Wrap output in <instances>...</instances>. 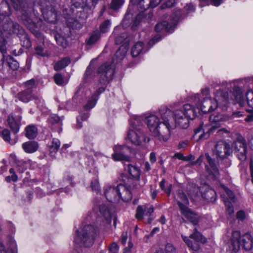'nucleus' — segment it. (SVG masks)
<instances>
[{
  "label": "nucleus",
  "instance_id": "obj_44",
  "mask_svg": "<svg viewBox=\"0 0 253 253\" xmlns=\"http://www.w3.org/2000/svg\"><path fill=\"white\" fill-rule=\"evenodd\" d=\"M48 121L49 123L52 126L54 124H57L58 126H60L62 125L60 118L56 115H51L48 119Z\"/></svg>",
  "mask_w": 253,
  "mask_h": 253
},
{
  "label": "nucleus",
  "instance_id": "obj_23",
  "mask_svg": "<svg viewBox=\"0 0 253 253\" xmlns=\"http://www.w3.org/2000/svg\"><path fill=\"white\" fill-rule=\"evenodd\" d=\"M146 123L147 124V126L149 130L153 133L154 131H156L158 127V125H159L160 122L157 116L155 115H151L148 116L146 119Z\"/></svg>",
  "mask_w": 253,
  "mask_h": 253
},
{
  "label": "nucleus",
  "instance_id": "obj_62",
  "mask_svg": "<svg viewBox=\"0 0 253 253\" xmlns=\"http://www.w3.org/2000/svg\"><path fill=\"white\" fill-rule=\"evenodd\" d=\"M165 183L166 180L165 179H163L160 183V186L162 190H164L166 193L169 195L170 193L171 185H169L167 188H165Z\"/></svg>",
  "mask_w": 253,
  "mask_h": 253
},
{
  "label": "nucleus",
  "instance_id": "obj_4",
  "mask_svg": "<svg viewBox=\"0 0 253 253\" xmlns=\"http://www.w3.org/2000/svg\"><path fill=\"white\" fill-rule=\"evenodd\" d=\"M173 115L176 125L185 129L188 126L189 119H193L196 116V111L190 104H186L182 109L175 110Z\"/></svg>",
  "mask_w": 253,
  "mask_h": 253
},
{
  "label": "nucleus",
  "instance_id": "obj_40",
  "mask_svg": "<svg viewBox=\"0 0 253 253\" xmlns=\"http://www.w3.org/2000/svg\"><path fill=\"white\" fill-rule=\"evenodd\" d=\"M247 145H246L240 149L239 151H236L235 153L236 154V156L240 160L244 161L247 159Z\"/></svg>",
  "mask_w": 253,
  "mask_h": 253
},
{
  "label": "nucleus",
  "instance_id": "obj_29",
  "mask_svg": "<svg viewBox=\"0 0 253 253\" xmlns=\"http://www.w3.org/2000/svg\"><path fill=\"white\" fill-rule=\"evenodd\" d=\"M0 136L5 142H8L11 145H14L17 142L18 138L17 137L11 138L10 132L8 129H4L1 131Z\"/></svg>",
  "mask_w": 253,
  "mask_h": 253
},
{
  "label": "nucleus",
  "instance_id": "obj_39",
  "mask_svg": "<svg viewBox=\"0 0 253 253\" xmlns=\"http://www.w3.org/2000/svg\"><path fill=\"white\" fill-rule=\"evenodd\" d=\"M18 37L20 40L21 44L23 47L28 48L31 46V43L30 39L27 34L25 33V32H24V33L22 34L21 35L19 36Z\"/></svg>",
  "mask_w": 253,
  "mask_h": 253
},
{
  "label": "nucleus",
  "instance_id": "obj_22",
  "mask_svg": "<svg viewBox=\"0 0 253 253\" xmlns=\"http://www.w3.org/2000/svg\"><path fill=\"white\" fill-rule=\"evenodd\" d=\"M118 188L120 191L119 194L120 200L122 199L124 202H128L132 198V194L130 190L124 184H118Z\"/></svg>",
  "mask_w": 253,
  "mask_h": 253
},
{
  "label": "nucleus",
  "instance_id": "obj_37",
  "mask_svg": "<svg viewBox=\"0 0 253 253\" xmlns=\"http://www.w3.org/2000/svg\"><path fill=\"white\" fill-rule=\"evenodd\" d=\"M60 146V141L56 138H53L51 145H49V149L51 156H53L54 154L58 151Z\"/></svg>",
  "mask_w": 253,
  "mask_h": 253
},
{
  "label": "nucleus",
  "instance_id": "obj_30",
  "mask_svg": "<svg viewBox=\"0 0 253 253\" xmlns=\"http://www.w3.org/2000/svg\"><path fill=\"white\" fill-rule=\"evenodd\" d=\"M4 252L5 253H16L17 252V248L16 244L15 241H11L10 245L7 250L4 244L0 242V253Z\"/></svg>",
  "mask_w": 253,
  "mask_h": 253
},
{
  "label": "nucleus",
  "instance_id": "obj_59",
  "mask_svg": "<svg viewBox=\"0 0 253 253\" xmlns=\"http://www.w3.org/2000/svg\"><path fill=\"white\" fill-rule=\"evenodd\" d=\"M174 3L175 0H168L161 5L160 8L164 9L167 8H170L174 5Z\"/></svg>",
  "mask_w": 253,
  "mask_h": 253
},
{
  "label": "nucleus",
  "instance_id": "obj_58",
  "mask_svg": "<svg viewBox=\"0 0 253 253\" xmlns=\"http://www.w3.org/2000/svg\"><path fill=\"white\" fill-rule=\"evenodd\" d=\"M25 90H32V89L35 86V81L34 79L30 80L24 83Z\"/></svg>",
  "mask_w": 253,
  "mask_h": 253
},
{
  "label": "nucleus",
  "instance_id": "obj_20",
  "mask_svg": "<svg viewBox=\"0 0 253 253\" xmlns=\"http://www.w3.org/2000/svg\"><path fill=\"white\" fill-rule=\"evenodd\" d=\"M202 197L209 202L214 201L215 199L216 193L215 191L210 188L208 185H204L200 188Z\"/></svg>",
  "mask_w": 253,
  "mask_h": 253
},
{
  "label": "nucleus",
  "instance_id": "obj_14",
  "mask_svg": "<svg viewBox=\"0 0 253 253\" xmlns=\"http://www.w3.org/2000/svg\"><path fill=\"white\" fill-rule=\"evenodd\" d=\"M3 30L11 34H16L20 36L25 32L24 29L21 27L17 23L14 22L9 18H7L2 25Z\"/></svg>",
  "mask_w": 253,
  "mask_h": 253
},
{
  "label": "nucleus",
  "instance_id": "obj_18",
  "mask_svg": "<svg viewBox=\"0 0 253 253\" xmlns=\"http://www.w3.org/2000/svg\"><path fill=\"white\" fill-rule=\"evenodd\" d=\"M217 108V103L211 98H205L201 105V110L203 113H209Z\"/></svg>",
  "mask_w": 253,
  "mask_h": 253
},
{
  "label": "nucleus",
  "instance_id": "obj_28",
  "mask_svg": "<svg viewBox=\"0 0 253 253\" xmlns=\"http://www.w3.org/2000/svg\"><path fill=\"white\" fill-rule=\"evenodd\" d=\"M235 98L240 107H244L246 104V100L244 98L242 89L239 87H234Z\"/></svg>",
  "mask_w": 253,
  "mask_h": 253
},
{
  "label": "nucleus",
  "instance_id": "obj_10",
  "mask_svg": "<svg viewBox=\"0 0 253 253\" xmlns=\"http://www.w3.org/2000/svg\"><path fill=\"white\" fill-rule=\"evenodd\" d=\"M232 151L229 144L223 141H219L215 146L213 153L217 158L224 159L230 156Z\"/></svg>",
  "mask_w": 253,
  "mask_h": 253
},
{
  "label": "nucleus",
  "instance_id": "obj_43",
  "mask_svg": "<svg viewBox=\"0 0 253 253\" xmlns=\"http://www.w3.org/2000/svg\"><path fill=\"white\" fill-rule=\"evenodd\" d=\"M55 39L57 44L65 48L67 46V42L64 37L59 34H56L55 36Z\"/></svg>",
  "mask_w": 253,
  "mask_h": 253
},
{
  "label": "nucleus",
  "instance_id": "obj_12",
  "mask_svg": "<svg viewBox=\"0 0 253 253\" xmlns=\"http://www.w3.org/2000/svg\"><path fill=\"white\" fill-rule=\"evenodd\" d=\"M177 204L181 213L193 225H197L200 219V216L183 205L181 202L177 201Z\"/></svg>",
  "mask_w": 253,
  "mask_h": 253
},
{
  "label": "nucleus",
  "instance_id": "obj_51",
  "mask_svg": "<svg viewBox=\"0 0 253 253\" xmlns=\"http://www.w3.org/2000/svg\"><path fill=\"white\" fill-rule=\"evenodd\" d=\"M225 205L226 207V212L229 215H232L234 212V207L233 205L227 201H224Z\"/></svg>",
  "mask_w": 253,
  "mask_h": 253
},
{
  "label": "nucleus",
  "instance_id": "obj_19",
  "mask_svg": "<svg viewBox=\"0 0 253 253\" xmlns=\"http://www.w3.org/2000/svg\"><path fill=\"white\" fill-rule=\"evenodd\" d=\"M153 211L154 208L152 206H145L144 208L139 206L136 211L135 217L138 220H141L144 215H150Z\"/></svg>",
  "mask_w": 253,
  "mask_h": 253
},
{
  "label": "nucleus",
  "instance_id": "obj_5",
  "mask_svg": "<svg viewBox=\"0 0 253 253\" xmlns=\"http://www.w3.org/2000/svg\"><path fill=\"white\" fill-rule=\"evenodd\" d=\"M209 121L213 126L210 127L207 132H203L199 136L200 139H207L209 137L210 133L217 127L225 122H232V117L229 115L215 113L211 115L209 117Z\"/></svg>",
  "mask_w": 253,
  "mask_h": 253
},
{
  "label": "nucleus",
  "instance_id": "obj_16",
  "mask_svg": "<svg viewBox=\"0 0 253 253\" xmlns=\"http://www.w3.org/2000/svg\"><path fill=\"white\" fill-rule=\"evenodd\" d=\"M214 101L217 103V107L218 106L223 108L225 107L229 101L228 95L226 92L223 90H217L215 94Z\"/></svg>",
  "mask_w": 253,
  "mask_h": 253
},
{
  "label": "nucleus",
  "instance_id": "obj_7",
  "mask_svg": "<svg viewBox=\"0 0 253 253\" xmlns=\"http://www.w3.org/2000/svg\"><path fill=\"white\" fill-rule=\"evenodd\" d=\"M182 238L188 247L195 252L198 251L200 248L199 243H205L207 241L206 238L196 228H194L193 233L189 237L182 236Z\"/></svg>",
  "mask_w": 253,
  "mask_h": 253
},
{
  "label": "nucleus",
  "instance_id": "obj_64",
  "mask_svg": "<svg viewBox=\"0 0 253 253\" xmlns=\"http://www.w3.org/2000/svg\"><path fill=\"white\" fill-rule=\"evenodd\" d=\"M7 64L8 65L9 68H10L12 70H15L18 67V63L14 60H11L7 62Z\"/></svg>",
  "mask_w": 253,
  "mask_h": 253
},
{
  "label": "nucleus",
  "instance_id": "obj_35",
  "mask_svg": "<svg viewBox=\"0 0 253 253\" xmlns=\"http://www.w3.org/2000/svg\"><path fill=\"white\" fill-rule=\"evenodd\" d=\"M71 60L69 57H65L55 63L54 69L56 71L61 70L68 66Z\"/></svg>",
  "mask_w": 253,
  "mask_h": 253
},
{
  "label": "nucleus",
  "instance_id": "obj_54",
  "mask_svg": "<svg viewBox=\"0 0 253 253\" xmlns=\"http://www.w3.org/2000/svg\"><path fill=\"white\" fill-rule=\"evenodd\" d=\"M246 98L249 105L253 108V91H248L246 93Z\"/></svg>",
  "mask_w": 253,
  "mask_h": 253
},
{
  "label": "nucleus",
  "instance_id": "obj_34",
  "mask_svg": "<svg viewBox=\"0 0 253 253\" xmlns=\"http://www.w3.org/2000/svg\"><path fill=\"white\" fill-rule=\"evenodd\" d=\"M26 136L29 139H34L38 134V130L35 126L31 125L27 126L25 128Z\"/></svg>",
  "mask_w": 253,
  "mask_h": 253
},
{
  "label": "nucleus",
  "instance_id": "obj_53",
  "mask_svg": "<svg viewBox=\"0 0 253 253\" xmlns=\"http://www.w3.org/2000/svg\"><path fill=\"white\" fill-rule=\"evenodd\" d=\"M90 186L92 191L96 192H99L100 191V187L98 180L95 179L92 181Z\"/></svg>",
  "mask_w": 253,
  "mask_h": 253
},
{
  "label": "nucleus",
  "instance_id": "obj_48",
  "mask_svg": "<svg viewBox=\"0 0 253 253\" xmlns=\"http://www.w3.org/2000/svg\"><path fill=\"white\" fill-rule=\"evenodd\" d=\"M124 0H113L111 7L114 10H117L119 9L124 3Z\"/></svg>",
  "mask_w": 253,
  "mask_h": 253
},
{
  "label": "nucleus",
  "instance_id": "obj_21",
  "mask_svg": "<svg viewBox=\"0 0 253 253\" xmlns=\"http://www.w3.org/2000/svg\"><path fill=\"white\" fill-rule=\"evenodd\" d=\"M21 119V116H18V117L15 119L12 114L9 115L7 117V121L8 126L14 133H17L19 131V123Z\"/></svg>",
  "mask_w": 253,
  "mask_h": 253
},
{
  "label": "nucleus",
  "instance_id": "obj_27",
  "mask_svg": "<svg viewBox=\"0 0 253 253\" xmlns=\"http://www.w3.org/2000/svg\"><path fill=\"white\" fill-rule=\"evenodd\" d=\"M22 148L25 152L32 153L38 150V144L35 141H28L22 144Z\"/></svg>",
  "mask_w": 253,
  "mask_h": 253
},
{
  "label": "nucleus",
  "instance_id": "obj_50",
  "mask_svg": "<svg viewBox=\"0 0 253 253\" xmlns=\"http://www.w3.org/2000/svg\"><path fill=\"white\" fill-rule=\"evenodd\" d=\"M89 116L88 113H83L80 115L77 119V123H78V127L81 128L82 127V125H81V123L80 121H85L86 120Z\"/></svg>",
  "mask_w": 253,
  "mask_h": 253
},
{
  "label": "nucleus",
  "instance_id": "obj_15",
  "mask_svg": "<svg viewBox=\"0 0 253 253\" xmlns=\"http://www.w3.org/2000/svg\"><path fill=\"white\" fill-rule=\"evenodd\" d=\"M98 209L100 215L102 216V220L104 224H108L111 223V218L113 216V213L111 210L105 205L101 204L97 207H94V211Z\"/></svg>",
  "mask_w": 253,
  "mask_h": 253
},
{
  "label": "nucleus",
  "instance_id": "obj_9",
  "mask_svg": "<svg viewBox=\"0 0 253 253\" xmlns=\"http://www.w3.org/2000/svg\"><path fill=\"white\" fill-rule=\"evenodd\" d=\"M206 161L208 163L211 168V170H210L209 167L205 165L206 170L210 173L212 174L215 176L218 175L219 174V171L215 164L214 160L211 157L208 153L200 155L196 161L191 163V165H201L203 162H204Z\"/></svg>",
  "mask_w": 253,
  "mask_h": 253
},
{
  "label": "nucleus",
  "instance_id": "obj_25",
  "mask_svg": "<svg viewBox=\"0 0 253 253\" xmlns=\"http://www.w3.org/2000/svg\"><path fill=\"white\" fill-rule=\"evenodd\" d=\"M247 145L246 140L244 137L241 135H238L232 144V149L235 153L239 151V150L242 147Z\"/></svg>",
  "mask_w": 253,
  "mask_h": 253
},
{
  "label": "nucleus",
  "instance_id": "obj_52",
  "mask_svg": "<svg viewBox=\"0 0 253 253\" xmlns=\"http://www.w3.org/2000/svg\"><path fill=\"white\" fill-rule=\"evenodd\" d=\"M92 69L90 66H88L84 75V80L88 82L92 78Z\"/></svg>",
  "mask_w": 253,
  "mask_h": 253
},
{
  "label": "nucleus",
  "instance_id": "obj_56",
  "mask_svg": "<svg viewBox=\"0 0 253 253\" xmlns=\"http://www.w3.org/2000/svg\"><path fill=\"white\" fill-rule=\"evenodd\" d=\"M247 217V214L243 210H240L236 213L237 219L241 221H244Z\"/></svg>",
  "mask_w": 253,
  "mask_h": 253
},
{
  "label": "nucleus",
  "instance_id": "obj_33",
  "mask_svg": "<svg viewBox=\"0 0 253 253\" xmlns=\"http://www.w3.org/2000/svg\"><path fill=\"white\" fill-rule=\"evenodd\" d=\"M126 169L132 177L136 179H139L140 172L138 168L130 164H128L127 166V168Z\"/></svg>",
  "mask_w": 253,
  "mask_h": 253
},
{
  "label": "nucleus",
  "instance_id": "obj_61",
  "mask_svg": "<svg viewBox=\"0 0 253 253\" xmlns=\"http://www.w3.org/2000/svg\"><path fill=\"white\" fill-rule=\"evenodd\" d=\"M85 7L89 8L94 7L97 4L98 0H84Z\"/></svg>",
  "mask_w": 253,
  "mask_h": 253
},
{
  "label": "nucleus",
  "instance_id": "obj_49",
  "mask_svg": "<svg viewBox=\"0 0 253 253\" xmlns=\"http://www.w3.org/2000/svg\"><path fill=\"white\" fill-rule=\"evenodd\" d=\"M72 6L76 8H83L85 7L84 0H72Z\"/></svg>",
  "mask_w": 253,
  "mask_h": 253
},
{
  "label": "nucleus",
  "instance_id": "obj_42",
  "mask_svg": "<svg viewBox=\"0 0 253 253\" xmlns=\"http://www.w3.org/2000/svg\"><path fill=\"white\" fill-rule=\"evenodd\" d=\"M135 2H138L140 8L143 10L151 8V0H133Z\"/></svg>",
  "mask_w": 253,
  "mask_h": 253
},
{
  "label": "nucleus",
  "instance_id": "obj_63",
  "mask_svg": "<svg viewBox=\"0 0 253 253\" xmlns=\"http://www.w3.org/2000/svg\"><path fill=\"white\" fill-rule=\"evenodd\" d=\"M203 2H204L207 4H212L214 6H219L223 0H202Z\"/></svg>",
  "mask_w": 253,
  "mask_h": 253
},
{
  "label": "nucleus",
  "instance_id": "obj_11",
  "mask_svg": "<svg viewBox=\"0 0 253 253\" xmlns=\"http://www.w3.org/2000/svg\"><path fill=\"white\" fill-rule=\"evenodd\" d=\"M114 154L112 155L113 159L115 161H122L129 162L130 158L127 155L130 152L129 148L126 146L116 145L114 148Z\"/></svg>",
  "mask_w": 253,
  "mask_h": 253
},
{
  "label": "nucleus",
  "instance_id": "obj_3",
  "mask_svg": "<svg viewBox=\"0 0 253 253\" xmlns=\"http://www.w3.org/2000/svg\"><path fill=\"white\" fill-rule=\"evenodd\" d=\"M74 239L75 244L80 247H90L93 243L96 234V228L90 224L85 225L80 231H77Z\"/></svg>",
  "mask_w": 253,
  "mask_h": 253
},
{
  "label": "nucleus",
  "instance_id": "obj_36",
  "mask_svg": "<svg viewBox=\"0 0 253 253\" xmlns=\"http://www.w3.org/2000/svg\"><path fill=\"white\" fill-rule=\"evenodd\" d=\"M100 36L101 34L99 31L96 30L94 31L87 40L86 44L89 45L95 44L99 40Z\"/></svg>",
  "mask_w": 253,
  "mask_h": 253
},
{
  "label": "nucleus",
  "instance_id": "obj_26",
  "mask_svg": "<svg viewBox=\"0 0 253 253\" xmlns=\"http://www.w3.org/2000/svg\"><path fill=\"white\" fill-rule=\"evenodd\" d=\"M174 29V26L169 24L167 21H164L158 23L155 26V30L157 32H160L165 30L166 32H171Z\"/></svg>",
  "mask_w": 253,
  "mask_h": 253
},
{
  "label": "nucleus",
  "instance_id": "obj_31",
  "mask_svg": "<svg viewBox=\"0 0 253 253\" xmlns=\"http://www.w3.org/2000/svg\"><path fill=\"white\" fill-rule=\"evenodd\" d=\"M32 90H25L24 91L20 92L18 94V98L19 100L24 102H27L29 101L32 98L36 99L37 97H35L32 94Z\"/></svg>",
  "mask_w": 253,
  "mask_h": 253
},
{
  "label": "nucleus",
  "instance_id": "obj_45",
  "mask_svg": "<svg viewBox=\"0 0 253 253\" xmlns=\"http://www.w3.org/2000/svg\"><path fill=\"white\" fill-rule=\"evenodd\" d=\"M35 53L38 55L42 57H47L49 56L48 52L46 50H44L42 46H38L36 47Z\"/></svg>",
  "mask_w": 253,
  "mask_h": 253
},
{
  "label": "nucleus",
  "instance_id": "obj_6",
  "mask_svg": "<svg viewBox=\"0 0 253 253\" xmlns=\"http://www.w3.org/2000/svg\"><path fill=\"white\" fill-rule=\"evenodd\" d=\"M18 4L15 5L14 8L17 10L22 9L21 19L23 24L33 32L36 27L35 23L31 18L32 7H29L26 0H17Z\"/></svg>",
  "mask_w": 253,
  "mask_h": 253
},
{
  "label": "nucleus",
  "instance_id": "obj_55",
  "mask_svg": "<svg viewBox=\"0 0 253 253\" xmlns=\"http://www.w3.org/2000/svg\"><path fill=\"white\" fill-rule=\"evenodd\" d=\"M98 98L93 97L92 96V99L88 101L87 103L85 106V108L86 110H89L92 108L95 105Z\"/></svg>",
  "mask_w": 253,
  "mask_h": 253
},
{
  "label": "nucleus",
  "instance_id": "obj_32",
  "mask_svg": "<svg viewBox=\"0 0 253 253\" xmlns=\"http://www.w3.org/2000/svg\"><path fill=\"white\" fill-rule=\"evenodd\" d=\"M11 9L6 0H0V15L9 16L11 14Z\"/></svg>",
  "mask_w": 253,
  "mask_h": 253
},
{
  "label": "nucleus",
  "instance_id": "obj_24",
  "mask_svg": "<svg viewBox=\"0 0 253 253\" xmlns=\"http://www.w3.org/2000/svg\"><path fill=\"white\" fill-rule=\"evenodd\" d=\"M243 249L246 252L250 251L253 246V238L249 233L244 234L242 238Z\"/></svg>",
  "mask_w": 253,
  "mask_h": 253
},
{
  "label": "nucleus",
  "instance_id": "obj_46",
  "mask_svg": "<svg viewBox=\"0 0 253 253\" xmlns=\"http://www.w3.org/2000/svg\"><path fill=\"white\" fill-rule=\"evenodd\" d=\"M110 25V22L109 20L104 21L100 26V33H105L108 31Z\"/></svg>",
  "mask_w": 253,
  "mask_h": 253
},
{
  "label": "nucleus",
  "instance_id": "obj_1",
  "mask_svg": "<svg viewBox=\"0 0 253 253\" xmlns=\"http://www.w3.org/2000/svg\"><path fill=\"white\" fill-rule=\"evenodd\" d=\"M127 49L121 46L116 51L115 56L111 62H106L98 69L97 73L100 75L101 79L99 82L101 84H105L112 79L114 73L115 65L122 61L126 56Z\"/></svg>",
  "mask_w": 253,
  "mask_h": 253
},
{
  "label": "nucleus",
  "instance_id": "obj_60",
  "mask_svg": "<svg viewBox=\"0 0 253 253\" xmlns=\"http://www.w3.org/2000/svg\"><path fill=\"white\" fill-rule=\"evenodd\" d=\"M126 34H122L121 35L117 37L115 40V42L117 44H121L123 42H126Z\"/></svg>",
  "mask_w": 253,
  "mask_h": 253
},
{
  "label": "nucleus",
  "instance_id": "obj_57",
  "mask_svg": "<svg viewBox=\"0 0 253 253\" xmlns=\"http://www.w3.org/2000/svg\"><path fill=\"white\" fill-rule=\"evenodd\" d=\"M54 80L55 83L58 85H62L63 84V78L62 76L59 73L55 74L54 76Z\"/></svg>",
  "mask_w": 253,
  "mask_h": 253
},
{
  "label": "nucleus",
  "instance_id": "obj_2",
  "mask_svg": "<svg viewBox=\"0 0 253 253\" xmlns=\"http://www.w3.org/2000/svg\"><path fill=\"white\" fill-rule=\"evenodd\" d=\"M160 113L162 121L160 122L156 131L153 133L161 141L166 142L170 137L171 129L174 128V126L170 123L172 113L168 108L161 109Z\"/></svg>",
  "mask_w": 253,
  "mask_h": 253
},
{
  "label": "nucleus",
  "instance_id": "obj_17",
  "mask_svg": "<svg viewBox=\"0 0 253 253\" xmlns=\"http://www.w3.org/2000/svg\"><path fill=\"white\" fill-rule=\"evenodd\" d=\"M241 234L239 231H233L231 239V244L229 247V251L237 253L240 251V241L239 240Z\"/></svg>",
  "mask_w": 253,
  "mask_h": 253
},
{
  "label": "nucleus",
  "instance_id": "obj_13",
  "mask_svg": "<svg viewBox=\"0 0 253 253\" xmlns=\"http://www.w3.org/2000/svg\"><path fill=\"white\" fill-rule=\"evenodd\" d=\"M104 195L107 201L117 203L120 201L118 185L116 187L106 186L103 188Z\"/></svg>",
  "mask_w": 253,
  "mask_h": 253
},
{
  "label": "nucleus",
  "instance_id": "obj_38",
  "mask_svg": "<svg viewBox=\"0 0 253 253\" xmlns=\"http://www.w3.org/2000/svg\"><path fill=\"white\" fill-rule=\"evenodd\" d=\"M144 44L142 42H136L132 47L131 54L133 57L137 56L142 52Z\"/></svg>",
  "mask_w": 253,
  "mask_h": 253
},
{
  "label": "nucleus",
  "instance_id": "obj_47",
  "mask_svg": "<svg viewBox=\"0 0 253 253\" xmlns=\"http://www.w3.org/2000/svg\"><path fill=\"white\" fill-rule=\"evenodd\" d=\"M177 196L178 198L180 199L181 202H183L184 204H188V200L187 198L186 195L183 192L182 190L179 189L177 191Z\"/></svg>",
  "mask_w": 253,
  "mask_h": 253
},
{
  "label": "nucleus",
  "instance_id": "obj_8",
  "mask_svg": "<svg viewBox=\"0 0 253 253\" xmlns=\"http://www.w3.org/2000/svg\"><path fill=\"white\" fill-rule=\"evenodd\" d=\"M134 123H131V126L133 129H129L127 133L128 139L134 144L140 145L142 142H148L150 139L144 134L140 128L134 126Z\"/></svg>",
  "mask_w": 253,
  "mask_h": 253
},
{
  "label": "nucleus",
  "instance_id": "obj_41",
  "mask_svg": "<svg viewBox=\"0 0 253 253\" xmlns=\"http://www.w3.org/2000/svg\"><path fill=\"white\" fill-rule=\"evenodd\" d=\"M42 14L44 18L50 22H53L56 17V13L55 12L54 9L52 8L47 12L43 11Z\"/></svg>",
  "mask_w": 253,
  "mask_h": 253
}]
</instances>
